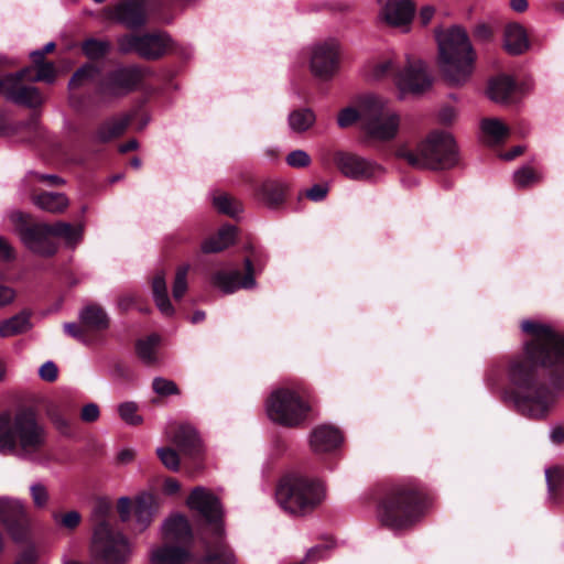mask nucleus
Instances as JSON below:
<instances>
[{"label":"nucleus","instance_id":"obj_64","mask_svg":"<svg viewBox=\"0 0 564 564\" xmlns=\"http://www.w3.org/2000/svg\"><path fill=\"white\" fill-rule=\"evenodd\" d=\"M550 440L553 444L564 443V423L562 425H555L551 427Z\"/></svg>","mask_w":564,"mask_h":564},{"label":"nucleus","instance_id":"obj_3","mask_svg":"<svg viewBox=\"0 0 564 564\" xmlns=\"http://www.w3.org/2000/svg\"><path fill=\"white\" fill-rule=\"evenodd\" d=\"M47 432L32 409L0 413V454L29 459L45 446Z\"/></svg>","mask_w":564,"mask_h":564},{"label":"nucleus","instance_id":"obj_47","mask_svg":"<svg viewBox=\"0 0 564 564\" xmlns=\"http://www.w3.org/2000/svg\"><path fill=\"white\" fill-rule=\"evenodd\" d=\"M189 267L187 264L182 265L177 269L175 273V279L173 282V297L175 300H181L187 290V273Z\"/></svg>","mask_w":564,"mask_h":564},{"label":"nucleus","instance_id":"obj_54","mask_svg":"<svg viewBox=\"0 0 564 564\" xmlns=\"http://www.w3.org/2000/svg\"><path fill=\"white\" fill-rule=\"evenodd\" d=\"M53 519L57 524H59L68 530H74L79 524L82 517H80L79 512L73 510V511L66 512L63 516H58V514L54 513Z\"/></svg>","mask_w":564,"mask_h":564},{"label":"nucleus","instance_id":"obj_37","mask_svg":"<svg viewBox=\"0 0 564 564\" xmlns=\"http://www.w3.org/2000/svg\"><path fill=\"white\" fill-rule=\"evenodd\" d=\"M31 324L29 315L17 314L0 323V337H12L29 330Z\"/></svg>","mask_w":564,"mask_h":564},{"label":"nucleus","instance_id":"obj_6","mask_svg":"<svg viewBox=\"0 0 564 564\" xmlns=\"http://www.w3.org/2000/svg\"><path fill=\"white\" fill-rule=\"evenodd\" d=\"M325 497V486L321 480L300 475L283 477L275 490V499L280 508L296 517L314 511Z\"/></svg>","mask_w":564,"mask_h":564},{"label":"nucleus","instance_id":"obj_52","mask_svg":"<svg viewBox=\"0 0 564 564\" xmlns=\"http://www.w3.org/2000/svg\"><path fill=\"white\" fill-rule=\"evenodd\" d=\"M152 388L155 393L164 397L178 393V389L175 382L162 377H156L153 379Z\"/></svg>","mask_w":564,"mask_h":564},{"label":"nucleus","instance_id":"obj_23","mask_svg":"<svg viewBox=\"0 0 564 564\" xmlns=\"http://www.w3.org/2000/svg\"><path fill=\"white\" fill-rule=\"evenodd\" d=\"M162 534L169 542L191 545L193 541L191 524L187 518L182 514L167 518L162 524Z\"/></svg>","mask_w":564,"mask_h":564},{"label":"nucleus","instance_id":"obj_32","mask_svg":"<svg viewBox=\"0 0 564 564\" xmlns=\"http://www.w3.org/2000/svg\"><path fill=\"white\" fill-rule=\"evenodd\" d=\"M152 294L159 311L165 316H172L174 308L167 295L166 280L163 272L155 274L152 281Z\"/></svg>","mask_w":564,"mask_h":564},{"label":"nucleus","instance_id":"obj_1","mask_svg":"<svg viewBox=\"0 0 564 564\" xmlns=\"http://www.w3.org/2000/svg\"><path fill=\"white\" fill-rule=\"evenodd\" d=\"M538 367L541 364L529 356L527 343L523 354L514 357L508 367V379L512 389L505 393L517 413L534 421L545 420L555 406L557 395L549 387L538 383Z\"/></svg>","mask_w":564,"mask_h":564},{"label":"nucleus","instance_id":"obj_19","mask_svg":"<svg viewBox=\"0 0 564 564\" xmlns=\"http://www.w3.org/2000/svg\"><path fill=\"white\" fill-rule=\"evenodd\" d=\"M100 17L104 21H113L127 29L137 30L145 25L148 11L144 2L139 0H122L105 8Z\"/></svg>","mask_w":564,"mask_h":564},{"label":"nucleus","instance_id":"obj_44","mask_svg":"<svg viewBox=\"0 0 564 564\" xmlns=\"http://www.w3.org/2000/svg\"><path fill=\"white\" fill-rule=\"evenodd\" d=\"M139 406L133 401H126L118 405L120 419L128 425H139L143 422L142 416L138 413Z\"/></svg>","mask_w":564,"mask_h":564},{"label":"nucleus","instance_id":"obj_61","mask_svg":"<svg viewBox=\"0 0 564 564\" xmlns=\"http://www.w3.org/2000/svg\"><path fill=\"white\" fill-rule=\"evenodd\" d=\"M15 296L17 293L12 288L0 284V308L11 304Z\"/></svg>","mask_w":564,"mask_h":564},{"label":"nucleus","instance_id":"obj_38","mask_svg":"<svg viewBox=\"0 0 564 564\" xmlns=\"http://www.w3.org/2000/svg\"><path fill=\"white\" fill-rule=\"evenodd\" d=\"M161 343V337L152 334L144 339L137 343V354L139 358L147 365H153L158 361V347Z\"/></svg>","mask_w":564,"mask_h":564},{"label":"nucleus","instance_id":"obj_26","mask_svg":"<svg viewBox=\"0 0 564 564\" xmlns=\"http://www.w3.org/2000/svg\"><path fill=\"white\" fill-rule=\"evenodd\" d=\"M193 557L189 545L165 544L152 551L151 560L154 564H185Z\"/></svg>","mask_w":564,"mask_h":564},{"label":"nucleus","instance_id":"obj_7","mask_svg":"<svg viewBox=\"0 0 564 564\" xmlns=\"http://www.w3.org/2000/svg\"><path fill=\"white\" fill-rule=\"evenodd\" d=\"M425 508L421 491L412 485H399L391 489L380 505L381 522L393 529H406L415 523Z\"/></svg>","mask_w":564,"mask_h":564},{"label":"nucleus","instance_id":"obj_50","mask_svg":"<svg viewBox=\"0 0 564 564\" xmlns=\"http://www.w3.org/2000/svg\"><path fill=\"white\" fill-rule=\"evenodd\" d=\"M56 70L53 63H44L37 66V72L34 76H28L31 82H45L52 84L55 80Z\"/></svg>","mask_w":564,"mask_h":564},{"label":"nucleus","instance_id":"obj_51","mask_svg":"<svg viewBox=\"0 0 564 564\" xmlns=\"http://www.w3.org/2000/svg\"><path fill=\"white\" fill-rule=\"evenodd\" d=\"M192 0H175L173 2H163L158 4L153 11L158 14L159 21L163 23H171L174 15L165 13V10H170L174 6L186 7Z\"/></svg>","mask_w":564,"mask_h":564},{"label":"nucleus","instance_id":"obj_33","mask_svg":"<svg viewBox=\"0 0 564 564\" xmlns=\"http://www.w3.org/2000/svg\"><path fill=\"white\" fill-rule=\"evenodd\" d=\"M514 90V82L511 77L501 75L492 78L488 85V97L495 102H507Z\"/></svg>","mask_w":564,"mask_h":564},{"label":"nucleus","instance_id":"obj_48","mask_svg":"<svg viewBox=\"0 0 564 564\" xmlns=\"http://www.w3.org/2000/svg\"><path fill=\"white\" fill-rule=\"evenodd\" d=\"M156 454L161 459L162 464L171 469L176 471L180 468V458L177 453L170 447H159L156 449Z\"/></svg>","mask_w":564,"mask_h":564},{"label":"nucleus","instance_id":"obj_2","mask_svg":"<svg viewBox=\"0 0 564 564\" xmlns=\"http://www.w3.org/2000/svg\"><path fill=\"white\" fill-rule=\"evenodd\" d=\"M186 503L208 524V528L200 533L199 540L205 554L198 564H237L236 556L226 541L224 512L219 499L205 487H196L192 490Z\"/></svg>","mask_w":564,"mask_h":564},{"label":"nucleus","instance_id":"obj_35","mask_svg":"<svg viewBox=\"0 0 564 564\" xmlns=\"http://www.w3.org/2000/svg\"><path fill=\"white\" fill-rule=\"evenodd\" d=\"M315 113L308 108L293 110L288 117L290 130L296 133L307 131L315 123Z\"/></svg>","mask_w":564,"mask_h":564},{"label":"nucleus","instance_id":"obj_42","mask_svg":"<svg viewBox=\"0 0 564 564\" xmlns=\"http://www.w3.org/2000/svg\"><path fill=\"white\" fill-rule=\"evenodd\" d=\"M111 44L107 40L88 39L83 42V53L89 59H99L110 51Z\"/></svg>","mask_w":564,"mask_h":564},{"label":"nucleus","instance_id":"obj_29","mask_svg":"<svg viewBox=\"0 0 564 564\" xmlns=\"http://www.w3.org/2000/svg\"><path fill=\"white\" fill-rule=\"evenodd\" d=\"M33 204L47 213L61 214L69 205L67 196L63 193L43 192L32 196Z\"/></svg>","mask_w":564,"mask_h":564},{"label":"nucleus","instance_id":"obj_16","mask_svg":"<svg viewBox=\"0 0 564 564\" xmlns=\"http://www.w3.org/2000/svg\"><path fill=\"white\" fill-rule=\"evenodd\" d=\"M118 50L122 54L135 53L144 59H156L163 56L171 39L166 33H145L142 35L124 34L117 40Z\"/></svg>","mask_w":564,"mask_h":564},{"label":"nucleus","instance_id":"obj_25","mask_svg":"<svg viewBox=\"0 0 564 564\" xmlns=\"http://www.w3.org/2000/svg\"><path fill=\"white\" fill-rule=\"evenodd\" d=\"M159 507L158 497L151 492L143 491L135 497L134 517L140 530H145L151 524Z\"/></svg>","mask_w":564,"mask_h":564},{"label":"nucleus","instance_id":"obj_53","mask_svg":"<svg viewBox=\"0 0 564 564\" xmlns=\"http://www.w3.org/2000/svg\"><path fill=\"white\" fill-rule=\"evenodd\" d=\"M285 162L291 167H306L311 164V156L304 150H293L286 155Z\"/></svg>","mask_w":564,"mask_h":564},{"label":"nucleus","instance_id":"obj_41","mask_svg":"<svg viewBox=\"0 0 564 564\" xmlns=\"http://www.w3.org/2000/svg\"><path fill=\"white\" fill-rule=\"evenodd\" d=\"M213 204L218 212L231 217H237L242 212L241 203L225 193L214 196Z\"/></svg>","mask_w":564,"mask_h":564},{"label":"nucleus","instance_id":"obj_39","mask_svg":"<svg viewBox=\"0 0 564 564\" xmlns=\"http://www.w3.org/2000/svg\"><path fill=\"white\" fill-rule=\"evenodd\" d=\"M128 126L127 118H112L104 122L96 131V139L100 142H108L122 134Z\"/></svg>","mask_w":564,"mask_h":564},{"label":"nucleus","instance_id":"obj_10","mask_svg":"<svg viewBox=\"0 0 564 564\" xmlns=\"http://www.w3.org/2000/svg\"><path fill=\"white\" fill-rule=\"evenodd\" d=\"M401 118L389 107L388 101L377 95H366L362 104V129L372 139L389 141L395 138Z\"/></svg>","mask_w":564,"mask_h":564},{"label":"nucleus","instance_id":"obj_17","mask_svg":"<svg viewBox=\"0 0 564 564\" xmlns=\"http://www.w3.org/2000/svg\"><path fill=\"white\" fill-rule=\"evenodd\" d=\"M31 72L32 68L26 67L0 79V83H3L1 88L4 90V96L9 101L29 108H36L42 105L43 98L39 89L21 83L22 79L28 78Z\"/></svg>","mask_w":564,"mask_h":564},{"label":"nucleus","instance_id":"obj_58","mask_svg":"<svg viewBox=\"0 0 564 564\" xmlns=\"http://www.w3.org/2000/svg\"><path fill=\"white\" fill-rule=\"evenodd\" d=\"M328 193V186L322 184H315L311 188H308L305 193L306 197L313 202L323 200Z\"/></svg>","mask_w":564,"mask_h":564},{"label":"nucleus","instance_id":"obj_45","mask_svg":"<svg viewBox=\"0 0 564 564\" xmlns=\"http://www.w3.org/2000/svg\"><path fill=\"white\" fill-rule=\"evenodd\" d=\"M98 68L93 64H85L78 68L69 80V89H75L86 82L93 80L98 74Z\"/></svg>","mask_w":564,"mask_h":564},{"label":"nucleus","instance_id":"obj_9","mask_svg":"<svg viewBox=\"0 0 564 564\" xmlns=\"http://www.w3.org/2000/svg\"><path fill=\"white\" fill-rule=\"evenodd\" d=\"M456 143L451 133L434 131L422 141L415 151L401 149L398 156L416 169H444L456 162Z\"/></svg>","mask_w":564,"mask_h":564},{"label":"nucleus","instance_id":"obj_14","mask_svg":"<svg viewBox=\"0 0 564 564\" xmlns=\"http://www.w3.org/2000/svg\"><path fill=\"white\" fill-rule=\"evenodd\" d=\"M11 218L18 225L17 230L22 243L30 251L41 257H52L56 253L58 246L53 239V225H29L28 216L21 212L13 213Z\"/></svg>","mask_w":564,"mask_h":564},{"label":"nucleus","instance_id":"obj_57","mask_svg":"<svg viewBox=\"0 0 564 564\" xmlns=\"http://www.w3.org/2000/svg\"><path fill=\"white\" fill-rule=\"evenodd\" d=\"M99 406L93 402L84 405L80 412V419L87 423L97 421L99 419Z\"/></svg>","mask_w":564,"mask_h":564},{"label":"nucleus","instance_id":"obj_22","mask_svg":"<svg viewBox=\"0 0 564 564\" xmlns=\"http://www.w3.org/2000/svg\"><path fill=\"white\" fill-rule=\"evenodd\" d=\"M414 12L415 6L412 0H387L380 9L379 17L388 25L408 31Z\"/></svg>","mask_w":564,"mask_h":564},{"label":"nucleus","instance_id":"obj_30","mask_svg":"<svg viewBox=\"0 0 564 564\" xmlns=\"http://www.w3.org/2000/svg\"><path fill=\"white\" fill-rule=\"evenodd\" d=\"M481 139L489 145L502 142L510 133L509 128L497 118H486L480 121Z\"/></svg>","mask_w":564,"mask_h":564},{"label":"nucleus","instance_id":"obj_40","mask_svg":"<svg viewBox=\"0 0 564 564\" xmlns=\"http://www.w3.org/2000/svg\"><path fill=\"white\" fill-rule=\"evenodd\" d=\"M54 237H61L69 247L77 246L83 238V226H73L69 223L57 221L53 224Z\"/></svg>","mask_w":564,"mask_h":564},{"label":"nucleus","instance_id":"obj_34","mask_svg":"<svg viewBox=\"0 0 564 564\" xmlns=\"http://www.w3.org/2000/svg\"><path fill=\"white\" fill-rule=\"evenodd\" d=\"M82 324L89 329H104L108 327V316L97 305H88L79 313Z\"/></svg>","mask_w":564,"mask_h":564},{"label":"nucleus","instance_id":"obj_28","mask_svg":"<svg viewBox=\"0 0 564 564\" xmlns=\"http://www.w3.org/2000/svg\"><path fill=\"white\" fill-rule=\"evenodd\" d=\"M530 46L525 29L519 23H509L505 28L503 47L511 55H520Z\"/></svg>","mask_w":564,"mask_h":564},{"label":"nucleus","instance_id":"obj_62","mask_svg":"<svg viewBox=\"0 0 564 564\" xmlns=\"http://www.w3.org/2000/svg\"><path fill=\"white\" fill-rule=\"evenodd\" d=\"M0 258L4 261H11L15 258L12 246L2 236H0Z\"/></svg>","mask_w":564,"mask_h":564},{"label":"nucleus","instance_id":"obj_60","mask_svg":"<svg viewBox=\"0 0 564 564\" xmlns=\"http://www.w3.org/2000/svg\"><path fill=\"white\" fill-rule=\"evenodd\" d=\"M50 417L59 433L67 434L69 432L70 424L68 419L59 413H50Z\"/></svg>","mask_w":564,"mask_h":564},{"label":"nucleus","instance_id":"obj_36","mask_svg":"<svg viewBox=\"0 0 564 564\" xmlns=\"http://www.w3.org/2000/svg\"><path fill=\"white\" fill-rule=\"evenodd\" d=\"M172 442L183 452L191 453L198 446L199 440L195 429L189 425H180L172 437Z\"/></svg>","mask_w":564,"mask_h":564},{"label":"nucleus","instance_id":"obj_46","mask_svg":"<svg viewBox=\"0 0 564 564\" xmlns=\"http://www.w3.org/2000/svg\"><path fill=\"white\" fill-rule=\"evenodd\" d=\"M541 180V175L530 166H523L513 173V181L518 187L530 186Z\"/></svg>","mask_w":564,"mask_h":564},{"label":"nucleus","instance_id":"obj_20","mask_svg":"<svg viewBox=\"0 0 564 564\" xmlns=\"http://www.w3.org/2000/svg\"><path fill=\"white\" fill-rule=\"evenodd\" d=\"M246 273L242 276L238 269H221L216 271L210 279L213 286L225 294H231L239 289H252L256 286L254 268L250 259L245 260Z\"/></svg>","mask_w":564,"mask_h":564},{"label":"nucleus","instance_id":"obj_56","mask_svg":"<svg viewBox=\"0 0 564 564\" xmlns=\"http://www.w3.org/2000/svg\"><path fill=\"white\" fill-rule=\"evenodd\" d=\"M545 478H546L549 491L552 492V491L556 490L557 487L560 486L562 478H563V473L557 467L549 468L545 470Z\"/></svg>","mask_w":564,"mask_h":564},{"label":"nucleus","instance_id":"obj_27","mask_svg":"<svg viewBox=\"0 0 564 564\" xmlns=\"http://www.w3.org/2000/svg\"><path fill=\"white\" fill-rule=\"evenodd\" d=\"M286 183L282 180H267L256 189V195L269 208H276L284 202Z\"/></svg>","mask_w":564,"mask_h":564},{"label":"nucleus","instance_id":"obj_21","mask_svg":"<svg viewBox=\"0 0 564 564\" xmlns=\"http://www.w3.org/2000/svg\"><path fill=\"white\" fill-rule=\"evenodd\" d=\"M0 521L7 527L14 541H23L26 536V512L21 500L0 497Z\"/></svg>","mask_w":564,"mask_h":564},{"label":"nucleus","instance_id":"obj_13","mask_svg":"<svg viewBox=\"0 0 564 564\" xmlns=\"http://www.w3.org/2000/svg\"><path fill=\"white\" fill-rule=\"evenodd\" d=\"M143 79L142 69L135 65H119L106 72L98 80L96 94L104 101L121 98L134 91Z\"/></svg>","mask_w":564,"mask_h":564},{"label":"nucleus","instance_id":"obj_4","mask_svg":"<svg viewBox=\"0 0 564 564\" xmlns=\"http://www.w3.org/2000/svg\"><path fill=\"white\" fill-rule=\"evenodd\" d=\"M520 327L531 337V340L527 341L529 356L550 371L554 386H556L555 377L564 380V333L538 319H524Z\"/></svg>","mask_w":564,"mask_h":564},{"label":"nucleus","instance_id":"obj_18","mask_svg":"<svg viewBox=\"0 0 564 564\" xmlns=\"http://www.w3.org/2000/svg\"><path fill=\"white\" fill-rule=\"evenodd\" d=\"M334 161L340 173L354 181H373L384 173L380 164L349 152H336Z\"/></svg>","mask_w":564,"mask_h":564},{"label":"nucleus","instance_id":"obj_43","mask_svg":"<svg viewBox=\"0 0 564 564\" xmlns=\"http://www.w3.org/2000/svg\"><path fill=\"white\" fill-rule=\"evenodd\" d=\"M366 100V95L361 96L357 100V107H347L344 108L337 117V123L340 128H347L355 123L356 121H360L362 123V104Z\"/></svg>","mask_w":564,"mask_h":564},{"label":"nucleus","instance_id":"obj_12","mask_svg":"<svg viewBox=\"0 0 564 564\" xmlns=\"http://www.w3.org/2000/svg\"><path fill=\"white\" fill-rule=\"evenodd\" d=\"M265 411L272 422L285 427H296L307 419L311 406L296 391L279 388L267 399Z\"/></svg>","mask_w":564,"mask_h":564},{"label":"nucleus","instance_id":"obj_63","mask_svg":"<svg viewBox=\"0 0 564 564\" xmlns=\"http://www.w3.org/2000/svg\"><path fill=\"white\" fill-rule=\"evenodd\" d=\"M110 511V505L106 501H100L94 509V518L100 523L107 521V516Z\"/></svg>","mask_w":564,"mask_h":564},{"label":"nucleus","instance_id":"obj_59","mask_svg":"<svg viewBox=\"0 0 564 564\" xmlns=\"http://www.w3.org/2000/svg\"><path fill=\"white\" fill-rule=\"evenodd\" d=\"M131 499L129 497H120L118 499V512L122 521H128L131 517Z\"/></svg>","mask_w":564,"mask_h":564},{"label":"nucleus","instance_id":"obj_15","mask_svg":"<svg viewBox=\"0 0 564 564\" xmlns=\"http://www.w3.org/2000/svg\"><path fill=\"white\" fill-rule=\"evenodd\" d=\"M307 56L311 74L322 82H328L340 66V43L334 37L318 41L307 48Z\"/></svg>","mask_w":564,"mask_h":564},{"label":"nucleus","instance_id":"obj_24","mask_svg":"<svg viewBox=\"0 0 564 564\" xmlns=\"http://www.w3.org/2000/svg\"><path fill=\"white\" fill-rule=\"evenodd\" d=\"M341 442L340 431L332 425H318L310 435V445L315 453L330 452Z\"/></svg>","mask_w":564,"mask_h":564},{"label":"nucleus","instance_id":"obj_5","mask_svg":"<svg viewBox=\"0 0 564 564\" xmlns=\"http://www.w3.org/2000/svg\"><path fill=\"white\" fill-rule=\"evenodd\" d=\"M440 66L446 79L453 85L466 83L476 59L475 51L466 31L453 26L441 35L437 34Z\"/></svg>","mask_w":564,"mask_h":564},{"label":"nucleus","instance_id":"obj_31","mask_svg":"<svg viewBox=\"0 0 564 564\" xmlns=\"http://www.w3.org/2000/svg\"><path fill=\"white\" fill-rule=\"evenodd\" d=\"M236 237V227L231 225L223 226L218 234L206 239L202 243V250L205 253H214L223 251L234 243Z\"/></svg>","mask_w":564,"mask_h":564},{"label":"nucleus","instance_id":"obj_49","mask_svg":"<svg viewBox=\"0 0 564 564\" xmlns=\"http://www.w3.org/2000/svg\"><path fill=\"white\" fill-rule=\"evenodd\" d=\"M30 494L36 508L43 509L48 503V491L41 482H34L30 486Z\"/></svg>","mask_w":564,"mask_h":564},{"label":"nucleus","instance_id":"obj_8","mask_svg":"<svg viewBox=\"0 0 564 564\" xmlns=\"http://www.w3.org/2000/svg\"><path fill=\"white\" fill-rule=\"evenodd\" d=\"M367 75L371 79H381L388 75L393 76L395 86L401 94H422L432 86V77L423 61L406 56L401 67L394 59H384L369 65Z\"/></svg>","mask_w":564,"mask_h":564},{"label":"nucleus","instance_id":"obj_11","mask_svg":"<svg viewBox=\"0 0 564 564\" xmlns=\"http://www.w3.org/2000/svg\"><path fill=\"white\" fill-rule=\"evenodd\" d=\"M132 554L129 540L121 532L112 530L108 521L94 528L90 555L102 564H127Z\"/></svg>","mask_w":564,"mask_h":564},{"label":"nucleus","instance_id":"obj_55","mask_svg":"<svg viewBox=\"0 0 564 564\" xmlns=\"http://www.w3.org/2000/svg\"><path fill=\"white\" fill-rule=\"evenodd\" d=\"M58 369L56 365L48 360L44 362L39 369V376L42 380L53 382L57 379Z\"/></svg>","mask_w":564,"mask_h":564}]
</instances>
